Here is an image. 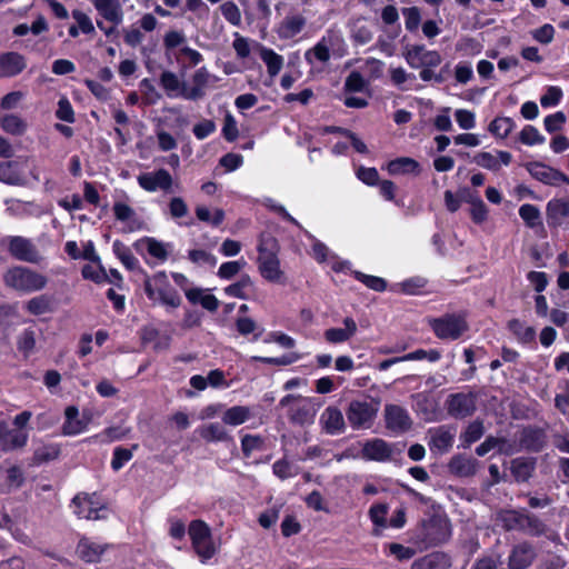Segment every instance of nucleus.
Returning a JSON list of instances; mask_svg holds the SVG:
<instances>
[{"label": "nucleus", "instance_id": "nucleus-26", "mask_svg": "<svg viewBox=\"0 0 569 569\" xmlns=\"http://www.w3.org/2000/svg\"><path fill=\"white\" fill-rule=\"evenodd\" d=\"M306 23V18L302 14H288L279 23L277 34L283 40L292 39L303 30Z\"/></svg>", "mask_w": 569, "mask_h": 569}, {"label": "nucleus", "instance_id": "nucleus-52", "mask_svg": "<svg viewBox=\"0 0 569 569\" xmlns=\"http://www.w3.org/2000/svg\"><path fill=\"white\" fill-rule=\"evenodd\" d=\"M521 531L530 536H541L547 535L548 528L538 517L526 511Z\"/></svg>", "mask_w": 569, "mask_h": 569}, {"label": "nucleus", "instance_id": "nucleus-56", "mask_svg": "<svg viewBox=\"0 0 569 569\" xmlns=\"http://www.w3.org/2000/svg\"><path fill=\"white\" fill-rule=\"evenodd\" d=\"M17 347L24 357H29L36 348V332L28 328L24 329L18 337Z\"/></svg>", "mask_w": 569, "mask_h": 569}, {"label": "nucleus", "instance_id": "nucleus-25", "mask_svg": "<svg viewBox=\"0 0 569 569\" xmlns=\"http://www.w3.org/2000/svg\"><path fill=\"white\" fill-rule=\"evenodd\" d=\"M97 12L107 21L118 26L123 20V11L119 0H92Z\"/></svg>", "mask_w": 569, "mask_h": 569}, {"label": "nucleus", "instance_id": "nucleus-2", "mask_svg": "<svg viewBox=\"0 0 569 569\" xmlns=\"http://www.w3.org/2000/svg\"><path fill=\"white\" fill-rule=\"evenodd\" d=\"M144 292L153 303H160L168 309H176L181 305V297L162 271L144 280Z\"/></svg>", "mask_w": 569, "mask_h": 569}, {"label": "nucleus", "instance_id": "nucleus-20", "mask_svg": "<svg viewBox=\"0 0 569 569\" xmlns=\"http://www.w3.org/2000/svg\"><path fill=\"white\" fill-rule=\"evenodd\" d=\"M428 435V445L432 452L445 453L449 451L453 445L455 432L445 426L430 429Z\"/></svg>", "mask_w": 569, "mask_h": 569}, {"label": "nucleus", "instance_id": "nucleus-15", "mask_svg": "<svg viewBox=\"0 0 569 569\" xmlns=\"http://www.w3.org/2000/svg\"><path fill=\"white\" fill-rule=\"evenodd\" d=\"M529 173L542 183L550 186H559L561 183L569 184V177L561 171L546 166L541 162H533L528 168Z\"/></svg>", "mask_w": 569, "mask_h": 569}, {"label": "nucleus", "instance_id": "nucleus-30", "mask_svg": "<svg viewBox=\"0 0 569 569\" xmlns=\"http://www.w3.org/2000/svg\"><path fill=\"white\" fill-rule=\"evenodd\" d=\"M27 63L18 52H7L0 56V77H13L19 74Z\"/></svg>", "mask_w": 569, "mask_h": 569}, {"label": "nucleus", "instance_id": "nucleus-49", "mask_svg": "<svg viewBox=\"0 0 569 569\" xmlns=\"http://www.w3.org/2000/svg\"><path fill=\"white\" fill-rule=\"evenodd\" d=\"M112 250L117 258L120 259V261L127 269L133 270L137 267V258L132 254L131 250L124 243H122L119 240L113 241Z\"/></svg>", "mask_w": 569, "mask_h": 569}, {"label": "nucleus", "instance_id": "nucleus-10", "mask_svg": "<svg viewBox=\"0 0 569 569\" xmlns=\"http://www.w3.org/2000/svg\"><path fill=\"white\" fill-rule=\"evenodd\" d=\"M137 181L140 188L147 192H170L173 186V178L166 169L140 173Z\"/></svg>", "mask_w": 569, "mask_h": 569}, {"label": "nucleus", "instance_id": "nucleus-3", "mask_svg": "<svg viewBox=\"0 0 569 569\" xmlns=\"http://www.w3.org/2000/svg\"><path fill=\"white\" fill-rule=\"evenodd\" d=\"M380 401L352 400L347 409V418L353 429H367L373 423L379 411Z\"/></svg>", "mask_w": 569, "mask_h": 569}, {"label": "nucleus", "instance_id": "nucleus-55", "mask_svg": "<svg viewBox=\"0 0 569 569\" xmlns=\"http://www.w3.org/2000/svg\"><path fill=\"white\" fill-rule=\"evenodd\" d=\"M509 329L523 342H532L536 338V330L532 327L526 326L518 319L509 321Z\"/></svg>", "mask_w": 569, "mask_h": 569}, {"label": "nucleus", "instance_id": "nucleus-60", "mask_svg": "<svg viewBox=\"0 0 569 569\" xmlns=\"http://www.w3.org/2000/svg\"><path fill=\"white\" fill-rule=\"evenodd\" d=\"M519 216L530 228H535L536 226L540 224V211L533 204H522L519 208Z\"/></svg>", "mask_w": 569, "mask_h": 569}, {"label": "nucleus", "instance_id": "nucleus-24", "mask_svg": "<svg viewBox=\"0 0 569 569\" xmlns=\"http://www.w3.org/2000/svg\"><path fill=\"white\" fill-rule=\"evenodd\" d=\"M512 156L508 151H497V154L491 152L482 151L473 157V162L481 168L491 171H498L500 166H509L511 163Z\"/></svg>", "mask_w": 569, "mask_h": 569}, {"label": "nucleus", "instance_id": "nucleus-23", "mask_svg": "<svg viewBox=\"0 0 569 569\" xmlns=\"http://www.w3.org/2000/svg\"><path fill=\"white\" fill-rule=\"evenodd\" d=\"M343 328H329L325 330L323 337L328 343L339 345L350 340L358 330V326L353 318L346 317L342 320Z\"/></svg>", "mask_w": 569, "mask_h": 569}, {"label": "nucleus", "instance_id": "nucleus-19", "mask_svg": "<svg viewBox=\"0 0 569 569\" xmlns=\"http://www.w3.org/2000/svg\"><path fill=\"white\" fill-rule=\"evenodd\" d=\"M448 412L456 418H465L476 409L475 398L471 395L456 393L447 400Z\"/></svg>", "mask_w": 569, "mask_h": 569}, {"label": "nucleus", "instance_id": "nucleus-50", "mask_svg": "<svg viewBox=\"0 0 569 569\" xmlns=\"http://www.w3.org/2000/svg\"><path fill=\"white\" fill-rule=\"evenodd\" d=\"M196 216L200 221L210 223L213 227L220 226L224 220V211L222 209L211 211L204 206H198L196 208Z\"/></svg>", "mask_w": 569, "mask_h": 569}, {"label": "nucleus", "instance_id": "nucleus-1", "mask_svg": "<svg viewBox=\"0 0 569 569\" xmlns=\"http://www.w3.org/2000/svg\"><path fill=\"white\" fill-rule=\"evenodd\" d=\"M4 286L20 295H29L43 290L48 278L26 266L10 267L2 276Z\"/></svg>", "mask_w": 569, "mask_h": 569}, {"label": "nucleus", "instance_id": "nucleus-57", "mask_svg": "<svg viewBox=\"0 0 569 569\" xmlns=\"http://www.w3.org/2000/svg\"><path fill=\"white\" fill-rule=\"evenodd\" d=\"M521 441L529 450L539 451L545 445V435L537 429H527Z\"/></svg>", "mask_w": 569, "mask_h": 569}, {"label": "nucleus", "instance_id": "nucleus-43", "mask_svg": "<svg viewBox=\"0 0 569 569\" xmlns=\"http://www.w3.org/2000/svg\"><path fill=\"white\" fill-rule=\"evenodd\" d=\"M387 168L390 174H406L417 172L419 163L415 159L401 157L390 161Z\"/></svg>", "mask_w": 569, "mask_h": 569}, {"label": "nucleus", "instance_id": "nucleus-40", "mask_svg": "<svg viewBox=\"0 0 569 569\" xmlns=\"http://www.w3.org/2000/svg\"><path fill=\"white\" fill-rule=\"evenodd\" d=\"M535 470V461L527 458H516L511 462V473L518 482L527 481Z\"/></svg>", "mask_w": 569, "mask_h": 569}, {"label": "nucleus", "instance_id": "nucleus-17", "mask_svg": "<svg viewBox=\"0 0 569 569\" xmlns=\"http://www.w3.org/2000/svg\"><path fill=\"white\" fill-rule=\"evenodd\" d=\"M392 453V445L379 438L368 440L362 446L361 450V456L363 459L379 462H383L391 459Z\"/></svg>", "mask_w": 569, "mask_h": 569}, {"label": "nucleus", "instance_id": "nucleus-6", "mask_svg": "<svg viewBox=\"0 0 569 569\" xmlns=\"http://www.w3.org/2000/svg\"><path fill=\"white\" fill-rule=\"evenodd\" d=\"M342 39L336 32H327L311 49L305 52L306 61L313 66L319 62L327 63L330 60L331 51H335L341 44Z\"/></svg>", "mask_w": 569, "mask_h": 569}, {"label": "nucleus", "instance_id": "nucleus-11", "mask_svg": "<svg viewBox=\"0 0 569 569\" xmlns=\"http://www.w3.org/2000/svg\"><path fill=\"white\" fill-rule=\"evenodd\" d=\"M407 63L413 68H435L441 63V56L436 50H428L425 46H412L405 52Z\"/></svg>", "mask_w": 569, "mask_h": 569}, {"label": "nucleus", "instance_id": "nucleus-28", "mask_svg": "<svg viewBox=\"0 0 569 569\" xmlns=\"http://www.w3.org/2000/svg\"><path fill=\"white\" fill-rule=\"evenodd\" d=\"M252 43L258 49L259 56L267 67L268 74L271 78L278 76L284 63L283 57L277 53L274 50L267 48L259 42L252 41Z\"/></svg>", "mask_w": 569, "mask_h": 569}, {"label": "nucleus", "instance_id": "nucleus-29", "mask_svg": "<svg viewBox=\"0 0 569 569\" xmlns=\"http://www.w3.org/2000/svg\"><path fill=\"white\" fill-rule=\"evenodd\" d=\"M223 291L229 297L249 300L254 297L257 289L250 276L243 274L237 282L226 287Z\"/></svg>", "mask_w": 569, "mask_h": 569}, {"label": "nucleus", "instance_id": "nucleus-47", "mask_svg": "<svg viewBox=\"0 0 569 569\" xmlns=\"http://www.w3.org/2000/svg\"><path fill=\"white\" fill-rule=\"evenodd\" d=\"M426 284L427 280L425 278L412 277L403 280L402 282L396 283L392 290L406 295H418L426 287Z\"/></svg>", "mask_w": 569, "mask_h": 569}, {"label": "nucleus", "instance_id": "nucleus-12", "mask_svg": "<svg viewBox=\"0 0 569 569\" xmlns=\"http://www.w3.org/2000/svg\"><path fill=\"white\" fill-rule=\"evenodd\" d=\"M450 535V523L446 517L433 516L423 522V538L428 543H442L449 539Z\"/></svg>", "mask_w": 569, "mask_h": 569}, {"label": "nucleus", "instance_id": "nucleus-37", "mask_svg": "<svg viewBox=\"0 0 569 569\" xmlns=\"http://www.w3.org/2000/svg\"><path fill=\"white\" fill-rule=\"evenodd\" d=\"M478 461L473 458L456 456L449 462L450 472L459 477H470L477 471Z\"/></svg>", "mask_w": 569, "mask_h": 569}, {"label": "nucleus", "instance_id": "nucleus-31", "mask_svg": "<svg viewBox=\"0 0 569 569\" xmlns=\"http://www.w3.org/2000/svg\"><path fill=\"white\" fill-rule=\"evenodd\" d=\"M535 558V550L528 543H520L516 546L510 556L508 567L509 569H526Z\"/></svg>", "mask_w": 569, "mask_h": 569}, {"label": "nucleus", "instance_id": "nucleus-39", "mask_svg": "<svg viewBox=\"0 0 569 569\" xmlns=\"http://www.w3.org/2000/svg\"><path fill=\"white\" fill-rule=\"evenodd\" d=\"M547 214L549 221L555 224L561 223L569 217V201L563 199L550 200L547 204Z\"/></svg>", "mask_w": 569, "mask_h": 569}, {"label": "nucleus", "instance_id": "nucleus-13", "mask_svg": "<svg viewBox=\"0 0 569 569\" xmlns=\"http://www.w3.org/2000/svg\"><path fill=\"white\" fill-rule=\"evenodd\" d=\"M385 421L387 429L396 435L408 431L412 425L407 409L398 405H386Z\"/></svg>", "mask_w": 569, "mask_h": 569}, {"label": "nucleus", "instance_id": "nucleus-41", "mask_svg": "<svg viewBox=\"0 0 569 569\" xmlns=\"http://www.w3.org/2000/svg\"><path fill=\"white\" fill-rule=\"evenodd\" d=\"M0 127L9 134L21 136L26 132L28 124L21 117L11 113L0 119Z\"/></svg>", "mask_w": 569, "mask_h": 569}, {"label": "nucleus", "instance_id": "nucleus-5", "mask_svg": "<svg viewBox=\"0 0 569 569\" xmlns=\"http://www.w3.org/2000/svg\"><path fill=\"white\" fill-rule=\"evenodd\" d=\"M73 512L88 520H99L107 517L108 509L97 493H79L72 499Z\"/></svg>", "mask_w": 569, "mask_h": 569}, {"label": "nucleus", "instance_id": "nucleus-9", "mask_svg": "<svg viewBox=\"0 0 569 569\" xmlns=\"http://www.w3.org/2000/svg\"><path fill=\"white\" fill-rule=\"evenodd\" d=\"M293 403L290 408L289 416L292 422L298 425L309 423L316 416V410L311 401L300 396L287 395L280 400L281 407H287Z\"/></svg>", "mask_w": 569, "mask_h": 569}, {"label": "nucleus", "instance_id": "nucleus-7", "mask_svg": "<svg viewBox=\"0 0 569 569\" xmlns=\"http://www.w3.org/2000/svg\"><path fill=\"white\" fill-rule=\"evenodd\" d=\"M431 328L439 339L456 340L467 331L468 326L461 316L447 315L431 321Z\"/></svg>", "mask_w": 569, "mask_h": 569}, {"label": "nucleus", "instance_id": "nucleus-14", "mask_svg": "<svg viewBox=\"0 0 569 569\" xmlns=\"http://www.w3.org/2000/svg\"><path fill=\"white\" fill-rule=\"evenodd\" d=\"M29 433L27 430L10 428L7 421H0V447L2 451H13L27 446Z\"/></svg>", "mask_w": 569, "mask_h": 569}, {"label": "nucleus", "instance_id": "nucleus-16", "mask_svg": "<svg viewBox=\"0 0 569 569\" xmlns=\"http://www.w3.org/2000/svg\"><path fill=\"white\" fill-rule=\"evenodd\" d=\"M312 256L320 262L326 263L336 272H345L350 269V262L341 260L322 242L316 241L312 246Z\"/></svg>", "mask_w": 569, "mask_h": 569}, {"label": "nucleus", "instance_id": "nucleus-32", "mask_svg": "<svg viewBox=\"0 0 569 569\" xmlns=\"http://www.w3.org/2000/svg\"><path fill=\"white\" fill-rule=\"evenodd\" d=\"M199 436L207 442H232L226 427L219 422H211L198 428Z\"/></svg>", "mask_w": 569, "mask_h": 569}, {"label": "nucleus", "instance_id": "nucleus-35", "mask_svg": "<svg viewBox=\"0 0 569 569\" xmlns=\"http://www.w3.org/2000/svg\"><path fill=\"white\" fill-rule=\"evenodd\" d=\"M104 550L106 546H102L101 543L92 541L88 538L80 539L77 546L78 555L87 562L99 561Z\"/></svg>", "mask_w": 569, "mask_h": 569}, {"label": "nucleus", "instance_id": "nucleus-38", "mask_svg": "<svg viewBox=\"0 0 569 569\" xmlns=\"http://www.w3.org/2000/svg\"><path fill=\"white\" fill-rule=\"evenodd\" d=\"M252 416L250 407L233 406L224 410L222 422L227 426L237 427L248 421Z\"/></svg>", "mask_w": 569, "mask_h": 569}, {"label": "nucleus", "instance_id": "nucleus-48", "mask_svg": "<svg viewBox=\"0 0 569 569\" xmlns=\"http://www.w3.org/2000/svg\"><path fill=\"white\" fill-rule=\"evenodd\" d=\"M388 506L386 503L372 505L369 509V518L377 527L375 535H379L380 531L388 527L387 517Z\"/></svg>", "mask_w": 569, "mask_h": 569}, {"label": "nucleus", "instance_id": "nucleus-46", "mask_svg": "<svg viewBox=\"0 0 569 569\" xmlns=\"http://www.w3.org/2000/svg\"><path fill=\"white\" fill-rule=\"evenodd\" d=\"M526 510H506L500 513V521L507 530H522Z\"/></svg>", "mask_w": 569, "mask_h": 569}, {"label": "nucleus", "instance_id": "nucleus-18", "mask_svg": "<svg viewBox=\"0 0 569 569\" xmlns=\"http://www.w3.org/2000/svg\"><path fill=\"white\" fill-rule=\"evenodd\" d=\"M319 422L326 433L336 436L346 430V422L341 410L337 407H327L320 415Z\"/></svg>", "mask_w": 569, "mask_h": 569}, {"label": "nucleus", "instance_id": "nucleus-8", "mask_svg": "<svg viewBox=\"0 0 569 569\" xmlns=\"http://www.w3.org/2000/svg\"><path fill=\"white\" fill-rule=\"evenodd\" d=\"M7 243L9 252L17 260L34 264L40 263L43 260V257L36 244L28 238L11 236L7 238Z\"/></svg>", "mask_w": 569, "mask_h": 569}, {"label": "nucleus", "instance_id": "nucleus-62", "mask_svg": "<svg viewBox=\"0 0 569 569\" xmlns=\"http://www.w3.org/2000/svg\"><path fill=\"white\" fill-rule=\"evenodd\" d=\"M220 11L223 18L232 26L241 24V12L238 6L232 1L223 2L220 6Z\"/></svg>", "mask_w": 569, "mask_h": 569}, {"label": "nucleus", "instance_id": "nucleus-42", "mask_svg": "<svg viewBox=\"0 0 569 569\" xmlns=\"http://www.w3.org/2000/svg\"><path fill=\"white\" fill-rule=\"evenodd\" d=\"M81 274L86 280L93 281L94 283H103L109 280V276L103 268L101 260L99 262H90L82 267Z\"/></svg>", "mask_w": 569, "mask_h": 569}, {"label": "nucleus", "instance_id": "nucleus-27", "mask_svg": "<svg viewBox=\"0 0 569 569\" xmlns=\"http://www.w3.org/2000/svg\"><path fill=\"white\" fill-rule=\"evenodd\" d=\"M211 74L206 67H201L194 71L191 78L192 86H187L184 92L186 100H198L204 96V89L210 81Z\"/></svg>", "mask_w": 569, "mask_h": 569}, {"label": "nucleus", "instance_id": "nucleus-58", "mask_svg": "<svg viewBox=\"0 0 569 569\" xmlns=\"http://www.w3.org/2000/svg\"><path fill=\"white\" fill-rule=\"evenodd\" d=\"M26 310L33 316L43 315L50 311V298L46 295L33 297L26 303Z\"/></svg>", "mask_w": 569, "mask_h": 569}, {"label": "nucleus", "instance_id": "nucleus-45", "mask_svg": "<svg viewBox=\"0 0 569 569\" xmlns=\"http://www.w3.org/2000/svg\"><path fill=\"white\" fill-rule=\"evenodd\" d=\"M513 128H515V121L511 118L497 117L490 122L488 130L495 137L505 139L509 136V133L513 130Z\"/></svg>", "mask_w": 569, "mask_h": 569}, {"label": "nucleus", "instance_id": "nucleus-53", "mask_svg": "<svg viewBox=\"0 0 569 569\" xmlns=\"http://www.w3.org/2000/svg\"><path fill=\"white\" fill-rule=\"evenodd\" d=\"M60 453V447L56 443H48L38 447L33 453L34 463H43L58 458Z\"/></svg>", "mask_w": 569, "mask_h": 569}, {"label": "nucleus", "instance_id": "nucleus-4", "mask_svg": "<svg viewBox=\"0 0 569 569\" xmlns=\"http://www.w3.org/2000/svg\"><path fill=\"white\" fill-rule=\"evenodd\" d=\"M188 533L192 547L201 561L204 562L211 559L216 553V547L208 525L202 520H192L189 525Z\"/></svg>", "mask_w": 569, "mask_h": 569}, {"label": "nucleus", "instance_id": "nucleus-34", "mask_svg": "<svg viewBox=\"0 0 569 569\" xmlns=\"http://www.w3.org/2000/svg\"><path fill=\"white\" fill-rule=\"evenodd\" d=\"M450 559L442 552H432L415 560L411 569H449Z\"/></svg>", "mask_w": 569, "mask_h": 569}, {"label": "nucleus", "instance_id": "nucleus-44", "mask_svg": "<svg viewBox=\"0 0 569 569\" xmlns=\"http://www.w3.org/2000/svg\"><path fill=\"white\" fill-rule=\"evenodd\" d=\"M147 253L154 258L157 261L163 262L167 260L169 254V244L158 241L153 238H146L142 240Z\"/></svg>", "mask_w": 569, "mask_h": 569}, {"label": "nucleus", "instance_id": "nucleus-21", "mask_svg": "<svg viewBox=\"0 0 569 569\" xmlns=\"http://www.w3.org/2000/svg\"><path fill=\"white\" fill-rule=\"evenodd\" d=\"M258 269L263 279L273 283L284 282V272L281 269L278 256L258 257Z\"/></svg>", "mask_w": 569, "mask_h": 569}, {"label": "nucleus", "instance_id": "nucleus-61", "mask_svg": "<svg viewBox=\"0 0 569 569\" xmlns=\"http://www.w3.org/2000/svg\"><path fill=\"white\" fill-rule=\"evenodd\" d=\"M520 141L526 146H536L545 142V137L533 126H525L519 136Z\"/></svg>", "mask_w": 569, "mask_h": 569}, {"label": "nucleus", "instance_id": "nucleus-22", "mask_svg": "<svg viewBox=\"0 0 569 569\" xmlns=\"http://www.w3.org/2000/svg\"><path fill=\"white\" fill-rule=\"evenodd\" d=\"M89 420L79 416V409L74 406H69L64 410V422L61 428V433L67 437L80 435L87 430Z\"/></svg>", "mask_w": 569, "mask_h": 569}, {"label": "nucleus", "instance_id": "nucleus-36", "mask_svg": "<svg viewBox=\"0 0 569 569\" xmlns=\"http://www.w3.org/2000/svg\"><path fill=\"white\" fill-rule=\"evenodd\" d=\"M0 181L9 186H24L26 179L20 172L16 161L0 163Z\"/></svg>", "mask_w": 569, "mask_h": 569}, {"label": "nucleus", "instance_id": "nucleus-63", "mask_svg": "<svg viewBox=\"0 0 569 569\" xmlns=\"http://www.w3.org/2000/svg\"><path fill=\"white\" fill-rule=\"evenodd\" d=\"M567 121V117L562 111H557L543 119L545 130L549 133L560 131Z\"/></svg>", "mask_w": 569, "mask_h": 569}, {"label": "nucleus", "instance_id": "nucleus-54", "mask_svg": "<svg viewBox=\"0 0 569 569\" xmlns=\"http://www.w3.org/2000/svg\"><path fill=\"white\" fill-rule=\"evenodd\" d=\"M259 257L278 256V240L270 233H261L258 243Z\"/></svg>", "mask_w": 569, "mask_h": 569}, {"label": "nucleus", "instance_id": "nucleus-64", "mask_svg": "<svg viewBox=\"0 0 569 569\" xmlns=\"http://www.w3.org/2000/svg\"><path fill=\"white\" fill-rule=\"evenodd\" d=\"M247 264L244 259L223 262L218 270L221 279L229 280L234 277Z\"/></svg>", "mask_w": 569, "mask_h": 569}, {"label": "nucleus", "instance_id": "nucleus-59", "mask_svg": "<svg viewBox=\"0 0 569 569\" xmlns=\"http://www.w3.org/2000/svg\"><path fill=\"white\" fill-rule=\"evenodd\" d=\"M468 202L471 204L470 216L475 223L481 224L488 218V209L479 197H471Z\"/></svg>", "mask_w": 569, "mask_h": 569}, {"label": "nucleus", "instance_id": "nucleus-51", "mask_svg": "<svg viewBox=\"0 0 569 569\" xmlns=\"http://www.w3.org/2000/svg\"><path fill=\"white\" fill-rule=\"evenodd\" d=\"M7 475L6 486L8 490L20 488L24 482L23 470L19 466H9L4 468L0 466V475Z\"/></svg>", "mask_w": 569, "mask_h": 569}, {"label": "nucleus", "instance_id": "nucleus-33", "mask_svg": "<svg viewBox=\"0 0 569 569\" xmlns=\"http://www.w3.org/2000/svg\"><path fill=\"white\" fill-rule=\"evenodd\" d=\"M160 84L169 98H183L187 92V84L171 71H163L160 76Z\"/></svg>", "mask_w": 569, "mask_h": 569}]
</instances>
